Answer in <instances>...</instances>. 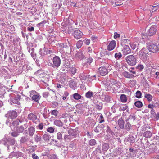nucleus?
Masks as SVG:
<instances>
[{
  "label": "nucleus",
  "instance_id": "33",
  "mask_svg": "<svg viewBox=\"0 0 159 159\" xmlns=\"http://www.w3.org/2000/svg\"><path fill=\"white\" fill-rule=\"evenodd\" d=\"M159 7L157 6H151L150 7L151 8L152 10H150V11L152 13L153 12L156 11L158 8Z\"/></svg>",
  "mask_w": 159,
  "mask_h": 159
},
{
  "label": "nucleus",
  "instance_id": "7",
  "mask_svg": "<svg viewBox=\"0 0 159 159\" xmlns=\"http://www.w3.org/2000/svg\"><path fill=\"white\" fill-rule=\"evenodd\" d=\"M18 116L17 112L14 110L8 111L5 116L8 119H14L16 118Z\"/></svg>",
  "mask_w": 159,
  "mask_h": 159
},
{
  "label": "nucleus",
  "instance_id": "6",
  "mask_svg": "<svg viewBox=\"0 0 159 159\" xmlns=\"http://www.w3.org/2000/svg\"><path fill=\"white\" fill-rule=\"evenodd\" d=\"M149 52L150 50L148 48H143L139 52V56L141 59H145L149 55Z\"/></svg>",
  "mask_w": 159,
  "mask_h": 159
},
{
  "label": "nucleus",
  "instance_id": "3",
  "mask_svg": "<svg viewBox=\"0 0 159 159\" xmlns=\"http://www.w3.org/2000/svg\"><path fill=\"white\" fill-rule=\"evenodd\" d=\"M135 119V117L134 116L131 115L126 120V122L127 123L125 126V129L126 130L128 131H129L132 127L131 125L129 122H133L134 121Z\"/></svg>",
  "mask_w": 159,
  "mask_h": 159
},
{
  "label": "nucleus",
  "instance_id": "27",
  "mask_svg": "<svg viewBox=\"0 0 159 159\" xmlns=\"http://www.w3.org/2000/svg\"><path fill=\"white\" fill-rule=\"evenodd\" d=\"M121 101L125 103L127 101V97L126 95L125 94H122L121 95L120 98Z\"/></svg>",
  "mask_w": 159,
  "mask_h": 159
},
{
  "label": "nucleus",
  "instance_id": "59",
  "mask_svg": "<svg viewBox=\"0 0 159 159\" xmlns=\"http://www.w3.org/2000/svg\"><path fill=\"white\" fill-rule=\"evenodd\" d=\"M32 157L33 159H38L39 158V157L35 154L32 155Z\"/></svg>",
  "mask_w": 159,
  "mask_h": 159
},
{
  "label": "nucleus",
  "instance_id": "11",
  "mask_svg": "<svg viewBox=\"0 0 159 159\" xmlns=\"http://www.w3.org/2000/svg\"><path fill=\"white\" fill-rule=\"evenodd\" d=\"M105 85L107 91L111 90V89L113 90H115V91H116L117 89H116L115 87H114L108 80L106 81Z\"/></svg>",
  "mask_w": 159,
  "mask_h": 159
},
{
  "label": "nucleus",
  "instance_id": "53",
  "mask_svg": "<svg viewBox=\"0 0 159 159\" xmlns=\"http://www.w3.org/2000/svg\"><path fill=\"white\" fill-rule=\"evenodd\" d=\"M108 144L107 143L104 144L102 146V148L103 149L106 150L108 149Z\"/></svg>",
  "mask_w": 159,
  "mask_h": 159
},
{
  "label": "nucleus",
  "instance_id": "8",
  "mask_svg": "<svg viewBox=\"0 0 159 159\" xmlns=\"http://www.w3.org/2000/svg\"><path fill=\"white\" fill-rule=\"evenodd\" d=\"M83 35V33L78 29L75 30L74 32L73 35L75 39H78L81 38Z\"/></svg>",
  "mask_w": 159,
  "mask_h": 159
},
{
  "label": "nucleus",
  "instance_id": "63",
  "mask_svg": "<svg viewBox=\"0 0 159 159\" xmlns=\"http://www.w3.org/2000/svg\"><path fill=\"white\" fill-rule=\"evenodd\" d=\"M156 75V78L157 79H159V72H156L155 73Z\"/></svg>",
  "mask_w": 159,
  "mask_h": 159
},
{
  "label": "nucleus",
  "instance_id": "41",
  "mask_svg": "<svg viewBox=\"0 0 159 159\" xmlns=\"http://www.w3.org/2000/svg\"><path fill=\"white\" fill-rule=\"evenodd\" d=\"M129 44L132 49L134 50L137 47L136 44L133 43H129Z\"/></svg>",
  "mask_w": 159,
  "mask_h": 159
},
{
  "label": "nucleus",
  "instance_id": "29",
  "mask_svg": "<svg viewBox=\"0 0 159 159\" xmlns=\"http://www.w3.org/2000/svg\"><path fill=\"white\" fill-rule=\"evenodd\" d=\"M73 98L76 100H79L81 98V96L78 93H75L73 94Z\"/></svg>",
  "mask_w": 159,
  "mask_h": 159
},
{
  "label": "nucleus",
  "instance_id": "24",
  "mask_svg": "<svg viewBox=\"0 0 159 159\" xmlns=\"http://www.w3.org/2000/svg\"><path fill=\"white\" fill-rule=\"evenodd\" d=\"M24 130V127L22 126H20V127L17 128L16 129V131L17 132L18 134L22 133Z\"/></svg>",
  "mask_w": 159,
  "mask_h": 159
},
{
  "label": "nucleus",
  "instance_id": "50",
  "mask_svg": "<svg viewBox=\"0 0 159 159\" xmlns=\"http://www.w3.org/2000/svg\"><path fill=\"white\" fill-rule=\"evenodd\" d=\"M51 113L52 115L56 116L58 114V112L57 111L54 110L52 111Z\"/></svg>",
  "mask_w": 159,
  "mask_h": 159
},
{
  "label": "nucleus",
  "instance_id": "58",
  "mask_svg": "<svg viewBox=\"0 0 159 159\" xmlns=\"http://www.w3.org/2000/svg\"><path fill=\"white\" fill-rule=\"evenodd\" d=\"M93 59L91 57H89L87 59V62L89 64L91 63L93 61Z\"/></svg>",
  "mask_w": 159,
  "mask_h": 159
},
{
  "label": "nucleus",
  "instance_id": "10",
  "mask_svg": "<svg viewBox=\"0 0 159 159\" xmlns=\"http://www.w3.org/2000/svg\"><path fill=\"white\" fill-rule=\"evenodd\" d=\"M123 47L122 51L124 55H126L131 53V50L129 46H123Z\"/></svg>",
  "mask_w": 159,
  "mask_h": 159
},
{
  "label": "nucleus",
  "instance_id": "15",
  "mask_svg": "<svg viewBox=\"0 0 159 159\" xmlns=\"http://www.w3.org/2000/svg\"><path fill=\"white\" fill-rule=\"evenodd\" d=\"M108 80L110 82V83L112 84V85L114 87H117V89L119 88L120 87V85H119V83L118 82H117V81L114 79H110Z\"/></svg>",
  "mask_w": 159,
  "mask_h": 159
},
{
  "label": "nucleus",
  "instance_id": "39",
  "mask_svg": "<svg viewBox=\"0 0 159 159\" xmlns=\"http://www.w3.org/2000/svg\"><path fill=\"white\" fill-rule=\"evenodd\" d=\"M123 3H121V0H116L115 5L116 6H120L122 5Z\"/></svg>",
  "mask_w": 159,
  "mask_h": 159
},
{
  "label": "nucleus",
  "instance_id": "52",
  "mask_svg": "<svg viewBox=\"0 0 159 159\" xmlns=\"http://www.w3.org/2000/svg\"><path fill=\"white\" fill-rule=\"evenodd\" d=\"M100 129V127L99 126H97L94 129V131L98 133L99 132Z\"/></svg>",
  "mask_w": 159,
  "mask_h": 159
},
{
  "label": "nucleus",
  "instance_id": "13",
  "mask_svg": "<svg viewBox=\"0 0 159 159\" xmlns=\"http://www.w3.org/2000/svg\"><path fill=\"white\" fill-rule=\"evenodd\" d=\"M116 46V42L115 40H112L110 42L107 46V49L109 51L113 50Z\"/></svg>",
  "mask_w": 159,
  "mask_h": 159
},
{
  "label": "nucleus",
  "instance_id": "9",
  "mask_svg": "<svg viewBox=\"0 0 159 159\" xmlns=\"http://www.w3.org/2000/svg\"><path fill=\"white\" fill-rule=\"evenodd\" d=\"M157 29L155 25L152 26L148 31V34L150 36L155 34L156 33Z\"/></svg>",
  "mask_w": 159,
  "mask_h": 159
},
{
  "label": "nucleus",
  "instance_id": "30",
  "mask_svg": "<svg viewBox=\"0 0 159 159\" xmlns=\"http://www.w3.org/2000/svg\"><path fill=\"white\" fill-rule=\"evenodd\" d=\"M93 93L91 91L88 92L85 94V96L88 98H90L93 96Z\"/></svg>",
  "mask_w": 159,
  "mask_h": 159
},
{
  "label": "nucleus",
  "instance_id": "51",
  "mask_svg": "<svg viewBox=\"0 0 159 159\" xmlns=\"http://www.w3.org/2000/svg\"><path fill=\"white\" fill-rule=\"evenodd\" d=\"M43 123H40L37 127L40 130H41L43 128Z\"/></svg>",
  "mask_w": 159,
  "mask_h": 159
},
{
  "label": "nucleus",
  "instance_id": "49",
  "mask_svg": "<svg viewBox=\"0 0 159 159\" xmlns=\"http://www.w3.org/2000/svg\"><path fill=\"white\" fill-rule=\"evenodd\" d=\"M76 69L75 67H72L70 69L71 72L73 74H74L76 73Z\"/></svg>",
  "mask_w": 159,
  "mask_h": 159
},
{
  "label": "nucleus",
  "instance_id": "48",
  "mask_svg": "<svg viewBox=\"0 0 159 159\" xmlns=\"http://www.w3.org/2000/svg\"><path fill=\"white\" fill-rule=\"evenodd\" d=\"M49 158L50 159H58L56 155L54 154H52L51 155Z\"/></svg>",
  "mask_w": 159,
  "mask_h": 159
},
{
  "label": "nucleus",
  "instance_id": "26",
  "mask_svg": "<svg viewBox=\"0 0 159 159\" xmlns=\"http://www.w3.org/2000/svg\"><path fill=\"white\" fill-rule=\"evenodd\" d=\"M60 45L62 49L65 48L66 51L69 50V48L66 43H61Z\"/></svg>",
  "mask_w": 159,
  "mask_h": 159
},
{
  "label": "nucleus",
  "instance_id": "47",
  "mask_svg": "<svg viewBox=\"0 0 159 159\" xmlns=\"http://www.w3.org/2000/svg\"><path fill=\"white\" fill-rule=\"evenodd\" d=\"M136 69L140 70H142L144 68L143 66L142 65L139 64L136 67Z\"/></svg>",
  "mask_w": 159,
  "mask_h": 159
},
{
  "label": "nucleus",
  "instance_id": "25",
  "mask_svg": "<svg viewBox=\"0 0 159 159\" xmlns=\"http://www.w3.org/2000/svg\"><path fill=\"white\" fill-rule=\"evenodd\" d=\"M134 105L136 107L140 108L143 106V104L141 101H138L135 102Z\"/></svg>",
  "mask_w": 159,
  "mask_h": 159
},
{
  "label": "nucleus",
  "instance_id": "22",
  "mask_svg": "<svg viewBox=\"0 0 159 159\" xmlns=\"http://www.w3.org/2000/svg\"><path fill=\"white\" fill-rule=\"evenodd\" d=\"M29 134L30 136H32L35 132V128L34 127L31 126L28 129Z\"/></svg>",
  "mask_w": 159,
  "mask_h": 159
},
{
  "label": "nucleus",
  "instance_id": "23",
  "mask_svg": "<svg viewBox=\"0 0 159 159\" xmlns=\"http://www.w3.org/2000/svg\"><path fill=\"white\" fill-rule=\"evenodd\" d=\"M144 97L146 98L149 102H151L152 100V96L150 94L145 93Z\"/></svg>",
  "mask_w": 159,
  "mask_h": 159
},
{
  "label": "nucleus",
  "instance_id": "17",
  "mask_svg": "<svg viewBox=\"0 0 159 159\" xmlns=\"http://www.w3.org/2000/svg\"><path fill=\"white\" fill-rule=\"evenodd\" d=\"M130 41L128 39H122L121 40V45L122 47L128 46L127 44L129 43Z\"/></svg>",
  "mask_w": 159,
  "mask_h": 159
},
{
  "label": "nucleus",
  "instance_id": "55",
  "mask_svg": "<svg viewBox=\"0 0 159 159\" xmlns=\"http://www.w3.org/2000/svg\"><path fill=\"white\" fill-rule=\"evenodd\" d=\"M134 69V67H132L129 69V71L133 74H135L136 73V72L135 71H133Z\"/></svg>",
  "mask_w": 159,
  "mask_h": 159
},
{
  "label": "nucleus",
  "instance_id": "21",
  "mask_svg": "<svg viewBox=\"0 0 159 159\" xmlns=\"http://www.w3.org/2000/svg\"><path fill=\"white\" fill-rule=\"evenodd\" d=\"M28 118L30 120H34L37 119V116L33 113H30L28 115Z\"/></svg>",
  "mask_w": 159,
  "mask_h": 159
},
{
  "label": "nucleus",
  "instance_id": "54",
  "mask_svg": "<svg viewBox=\"0 0 159 159\" xmlns=\"http://www.w3.org/2000/svg\"><path fill=\"white\" fill-rule=\"evenodd\" d=\"M136 81L135 80H131L129 81V84H132L134 85H135L136 84Z\"/></svg>",
  "mask_w": 159,
  "mask_h": 159
},
{
  "label": "nucleus",
  "instance_id": "60",
  "mask_svg": "<svg viewBox=\"0 0 159 159\" xmlns=\"http://www.w3.org/2000/svg\"><path fill=\"white\" fill-rule=\"evenodd\" d=\"M49 93L48 92H45L43 94V95L44 97H46L49 95Z\"/></svg>",
  "mask_w": 159,
  "mask_h": 159
},
{
  "label": "nucleus",
  "instance_id": "36",
  "mask_svg": "<svg viewBox=\"0 0 159 159\" xmlns=\"http://www.w3.org/2000/svg\"><path fill=\"white\" fill-rule=\"evenodd\" d=\"M19 134L17 132L15 131L11 133V136L14 137H17L19 135Z\"/></svg>",
  "mask_w": 159,
  "mask_h": 159
},
{
  "label": "nucleus",
  "instance_id": "16",
  "mask_svg": "<svg viewBox=\"0 0 159 159\" xmlns=\"http://www.w3.org/2000/svg\"><path fill=\"white\" fill-rule=\"evenodd\" d=\"M118 125L120 128L121 129H124L125 121L122 118L119 119L118 121Z\"/></svg>",
  "mask_w": 159,
  "mask_h": 159
},
{
  "label": "nucleus",
  "instance_id": "56",
  "mask_svg": "<svg viewBox=\"0 0 159 159\" xmlns=\"http://www.w3.org/2000/svg\"><path fill=\"white\" fill-rule=\"evenodd\" d=\"M120 35L119 34H118L117 32H115L114 33V37L115 39H116L117 38L120 37Z\"/></svg>",
  "mask_w": 159,
  "mask_h": 159
},
{
  "label": "nucleus",
  "instance_id": "46",
  "mask_svg": "<svg viewBox=\"0 0 159 159\" xmlns=\"http://www.w3.org/2000/svg\"><path fill=\"white\" fill-rule=\"evenodd\" d=\"M35 139L37 142H39L41 140V137L39 135H37L35 137Z\"/></svg>",
  "mask_w": 159,
  "mask_h": 159
},
{
  "label": "nucleus",
  "instance_id": "18",
  "mask_svg": "<svg viewBox=\"0 0 159 159\" xmlns=\"http://www.w3.org/2000/svg\"><path fill=\"white\" fill-rule=\"evenodd\" d=\"M54 124L58 127H61L63 125V123L59 120H57L54 121Z\"/></svg>",
  "mask_w": 159,
  "mask_h": 159
},
{
  "label": "nucleus",
  "instance_id": "64",
  "mask_svg": "<svg viewBox=\"0 0 159 159\" xmlns=\"http://www.w3.org/2000/svg\"><path fill=\"white\" fill-rule=\"evenodd\" d=\"M156 119L157 120H159V113H157L156 115Z\"/></svg>",
  "mask_w": 159,
  "mask_h": 159
},
{
  "label": "nucleus",
  "instance_id": "37",
  "mask_svg": "<svg viewBox=\"0 0 159 159\" xmlns=\"http://www.w3.org/2000/svg\"><path fill=\"white\" fill-rule=\"evenodd\" d=\"M54 131V128L52 127H48L47 129V131L51 133H53Z\"/></svg>",
  "mask_w": 159,
  "mask_h": 159
},
{
  "label": "nucleus",
  "instance_id": "35",
  "mask_svg": "<svg viewBox=\"0 0 159 159\" xmlns=\"http://www.w3.org/2000/svg\"><path fill=\"white\" fill-rule=\"evenodd\" d=\"M142 93L140 91H137L136 93V97L138 98H141Z\"/></svg>",
  "mask_w": 159,
  "mask_h": 159
},
{
  "label": "nucleus",
  "instance_id": "4",
  "mask_svg": "<svg viewBox=\"0 0 159 159\" xmlns=\"http://www.w3.org/2000/svg\"><path fill=\"white\" fill-rule=\"evenodd\" d=\"M29 93V96L35 102H38L40 100V96L36 91L32 90L30 91Z\"/></svg>",
  "mask_w": 159,
  "mask_h": 159
},
{
  "label": "nucleus",
  "instance_id": "19",
  "mask_svg": "<svg viewBox=\"0 0 159 159\" xmlns=\"http://www.w3.org/2000/svg\"><path fill=\"white\" fill-rule=\"evenodd\" d=\"M123 75L125 77L128 78H132L134 77L133 75L129 74L126 71L124 72L123 73Z\"/></svg>",
  "mask_w": 159,
  "mask_h": 159
},
{
  "label": "nucleus",
  "instance_id": "1",
  "mask_svg": "<svg viewBox=\"0 0 159 159\" xmlns=\"http://www.w3.org/2000/svg\"><path fill=\"white\" fill-rule=\"evenodd\" d=\"M147 47L151 52L156 53L159 51V48L157 43L151 42L149 43Z\"/></svg>",
  "mask_w": 159,
  "mask_h": 159
},
{
  "label": "nucleus",
  "instance_id": "12",
  "mask_svg": "<svg viewBox=\"0 0 159 159\" xmlns=\"http://www.w3.org/2000/svg\"><path fill=\"white\" fill-rule=\"evenodd\" d=\"M99 71L102 76H104L108 73L107 70L105 67H101L99 68Z\"/></svg>",
  "mask_w": 159,
  "mask_h": 159
},
{
  "label": "nucleus",
  "instance_id": "32",
  "mask_svg": "<svg viewBox=\"0 0 159 159\" xmlns=\"http://www.w3.org/2000/svg\"><path fill=\"white\" fill-rule=\"evenodd\" d=\"M96 142L94 139H91L89 141V143L90 146H93L95 144Z\"/></svg>",
  "mask_w": 159,
  "mask_h": 159
},
{
  "label": "nucleus",
  "instance_id": "28",
  "mask_svg": "<svg viewBox=\"0 0 159 159\" xmlns=\"http://www.w3.org/2000/svg\"><path fill=\"white\" fill-rule=\"evenodd\" d=\"M43 138L44 140L48 141L50 140V135L48 134H45L43 136Z\"/></svg>",
  "mask_w": 159,
  "mask_h": 159
},
{
  "label": "nucleus",
  "instance_id": "61",
  "mask_svg": "<svg viewBox=\"0 0 159 159\" xmlns=\"http://www.w3.org/2000/svg\"><path fill=\"white\" fill-rule=\"evenodd\" d=\"M154 106L153 104H149L148 106V107L149 108L153 109L154 107Z\"/></svg>",
  "mask_w": 159,
  "mask_h": 159
},
{
  "label": "nucleus",
  "instance_id": "2",
  "mask_svg": "<svg viewBox=\"0 0 159 159\" xmlns=\"http://www.w3.org/2000/svg\"><path fill=\"white\" fill-rule=\"evenodd\" d=\"M126 61L127 63L129 65L134 66L136 63V59L133 55L127 56L126 58Z\"/></svg>",
  "mask_w": 159,
  "mask_h": 159
},
{
  "label": "nucleus",
  "instance_id": "62",
  "mask_svg": "<svg viewBox=\"0 0 159 159\" xmlns=\"http://www.w3.org/2000/svg\"><path fill=\"white\" fill-rule=\"evenodd\" d=\"M46 22H47L46 20H43V21L41 22L40 23H38L37 24V25H41V24H46Z\"/></svg>",
  "mask_w": 159,
  "mask_h": 159
},
{
  "label": "nucleus",
  "instance_id": "40",
  "mask_svg": "<svg viewBox=\"0 0 159 159\" xmlns=\"http://www.w3.org/2000/svg\"><path fill=\"white\" fill-rule=\"evenodd\" d=\"M104 101L107 102H110V101L111 97L108 95H105L104 97Z\"/></svg>",
  "mask_w": 159,
  "mask_h": 159
},
{
  "label": "nucleus",
  "instance_id": "45",
  "mask_svg": "<svg viewBox=\"0 0 159 159\" xmlns=\"http://www.w3.org/2000/svg\"><path fill=\"white\" fill-rule=\"evenodd\" d=\"M83 41L84 43L87 45H89L90 43V40L88 39H84Z\"/></svg>",
  "mask_w": 159,
  "mask_h": 159
},
{
  "label": "nucleus",
  "instance_id": "34",
  "mask_svg": "<svg viewBox=\"0 0 159 159\" xmlns=\"http://www.w3.org/2000/svg\"><path fill=\"white\" fill-rule=\"evenodd\" d=\"M83 41L81 40H79L77 42L76 44V46L78 48H80L81 47L83 44Z\"/></svg>",
  "mask_w": 159,
  "mask_h": 159
},
{
  "label": "nucleus",
  "instance_id": "5",
  "mask_svg": "<svg viewBox=\"0 0 159 159\" xmlns=\"http://www.w3.org/2000/svg\"><path fill=\"white\" fill-rule=\"evenodd\" d=\"M61 62L60 57L58 56H55L53 58L52 63H51V66L54 68H57L60 66Z\"/></svg>",
  "mask_w": 159,
  "mask_h": 159
},
{
  "label": "nucleus",
  "instance_id": "44",
  "mask_svg": "<svg viewBox=\"0 0 159 159\" xmlns=\"http://www.w3.org/2000/svg\"><path fill=\"white\" fill-rule=\"evenodd\" d=\"M102 104L99 103L98 105H97L96 106V108L98 110H101L102 108Z\"/></svg>",
  "mask_w": 159,
  "mask_h": 159
},
{
  "label": "nucleus",
  "instance_id": "42",
  "mask_svg": "<svg viewBox=\"0 0 159 159\" xmlns=\"http://www.w3.org/2000/svg\"><path fill=\"white\" fill-rule=\"evenodd\" d=\"M98 121L99 123H102L104 121L103 117L102 114H101L100 117L98 119Z\"/></svg>",
  "mask_w": 159,
  "mask_h": 159
},
{
  "label": "nucleus",
  "instance_id": "31",
  "mask_svg": "<svg viewBox=\"0 0 159 159\" xmlns=\"http://www.w3.org/2000/svg\"><path fill=\"white\" fill-rule=\"evenodd\" d=\"M77 55L78 57L81 59H83L84 57V56L81 52H78L77 54Z\"/></svg>",
  "mask_w": 159,
  "mask_h": 159
},
{
  "label": "nucleus",
  "instance_id": "38",
  "mask_svg": "<svg viewBox=\"0 0 159 159\" xmlns=\"http://www.w3.org/2000/svg\"><path fill=\"white\" fill-rule=\"evenodd\" d=\"M122 57L121 54L120 52L116 53L115 55V57L117 59H119Z\"/></svg>",
  "mask_w": 159,
  "mask_h": 159
},
{
  "label": "nucleus",
  "instance_id": "20",
  "mask_svg": "<svg viewBox=\"0 0 159 159\" xmlns=\"http://www.w3.org/2000/svg\"><path fill=\"white\" fill-rule=\"evenodd\" d=\"M143 135L146 138H150L152 136V134L150 131H147L143 133Z\"/></svg>",
  "mask_w": 159,
  "mask_h": 159
},
{
  "label": "nucleus",
  "instance_id": "43",
  "mask_svg": "<svg viewBox=\"0 0 159 159\" xmlns=\"http://www.w3.org/2000/svg\"><path fill=\"white\" fill-rule=\"evenodd\" d=\"M57 138L59 140L62 139V134L61 132H59L57 133Z\"/></svg>",
  "mask_w": 159,
  "mask_h": 159
},
{
  "label": "nucleus",
  "instance_id": "57",
  "mask_svg": "<svg viewBox=\"0 0 159 159\" xmlns=\"http://www.w3.org/2000/svg\"><path fill=\"white\" fill-rule=\"evenodd\" d=\"M34 28L33 27H28L27 28V30L28 31L31 32L34 31Z\"/></svg>",
  "mask_w": 159,
  "mask_h": 159
},
{
  "label": "nucleus",
  "instance_id": "14",
  "mask_svg": "<svg viewBox=\"0 0 159 159\" xmlns=\"http://www.w3.org/2000/svg\"><path fill=\"white\" fill-rule=\"evenodd\" d=\"M19 122H21V121L19 120H16L13 122L11 125V128L12 130L13 131L15 129V128L19 125Z\"/></svg>",
  "mask_w": 159,
  "mask_h": 159
}]
</instances>
